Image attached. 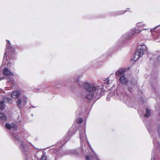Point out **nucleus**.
<instances>
[{"label": "nucleus", "mask_w": 160, "mask_h": 160, "mask_svg": "<svg viewBox=\"0 0 160 160\" xmlns=\"http://www.w3.org/2000/svg\"><path fill=\"white\" fill-rule=\"evenodd\" d=\"M82 87L87 91L85 98L89 100H92L96 96L104 93V89L102 87L95 86L93 83L85 82L83 84Z\"/></svg>", "instance_id": "f257e3e1"}, {"label": "nucleus", "mask_w": 160, "mask_h": 160, "mask_svg": "<svg viewBox=\"0 0 160 160\" xmlns=\"http://www.w3.org/2000/svg\"><path fill=\"white\" fill-rule=\"evenodd\" d=\"M14 137L15 143L21 150L22 152L26 156V159H29L31 158L29 152V148L28 145L22 141L18 134H14Z\"/></svg>", "instance_id": "f03ea898"}, {"label": "nucleus", "mask_w": 160, "mask_h": 160, "mask_svg": "<svg viewBox=\"0 0 160 160\" xmlns=\"http://www.w3.org/2000/svg\"><path fill=\"white\" fill-rule=\"evenodd\" d=\"M80 128V118H77L76 120H74V123L72 127L69 128L68 132L67 133L65 136L64 140L61 141V143H63L62 145H60V147H62L64 144L66 142L69 138L70 137L72 136L74 134L75 132L78 130H79Z\"/></svg>", "instance_id": "7ed1b4c3"}, {"label": "nucleus", "mask_w": 160, "mask_h": 160, "mask_svg": "<svg viewBox=\"0 0 160 160\" xmlns=\"http://www.w3.org/2000/svg\"><path fill=\"white\" fill-rule=\"evenodd\" d=\"M61 152L60 150H59L58 151L57 149H55L54 150L53 152L57 155L58 157H61L64 155L70 154L76 158H78L79 157L80 149L79 148H78L74 150H67L65 152V154L61 155H59V154L61 153Z\"/></svg>", "instance_id": "20e7f679"}, {"label": "nucleus", "mask_w": 160, "mask_h": 160, "mask_svg": "<svg viewBox=\"0 0 160 160\" xmlns=\"http://www.w3.org/2000/svg\"><path fill=\"white\" fill-rule=\"evenodd\" d=\"M3 74L5 76V78L6 79L7 82L12 84L14 83V81L13 79L14 74L9 70L5 68L3 70Z\"/></svg>", "instance_id": "39448f33"}, {"label": "nucleus", "mask_w": 160, "mask_h": 160, "mask_svg": "<svg viewBox=\"0 0 160 160\" xmlns=\"http://www.w3.org/2000/svg\"><path fill=\"white\" fill-rule=\"evenodd\" d=\"M144 53L146 54L148 53L147 48L145 46L138 48L135 55V59L138 60L143 55Z\"/></svg>", "instance_id": "423d86ee"}, {"label": "nucleus", "mask_w": 160, "mask_h": 160, "mask_svg": "<svg viewBox=\"0 0 160 160\" xmlns=\"http://www.w3.org/2000/svg\"><path fill=\"white\" fill-rule=\"evenodd\" d=\"M124 70L120 69L117 71L116 74L117 76H120L119 80L122 83L126 84L128 82L127 78L124 75Z\"/></svg>", "instance_id": "0eeeda50"}, {"label": "nucleus", "mask_w": 160, "mask_h": 160, "mask_svg": "<svg viewBox=\"0 0 160 160\" xmlns=\"http://www.w3.org/2000/svg\"><path fill=\"white\" fill-rule=\"evenodd\" d=\"M7 41L8 43L6 45L7 49L5 51L7 50L8 52L7 54H8V57L10 59H12L13 58L14 56V49L13 47H11L9 41L8 40H7Z\"/></svg>", "instance_id": "6e6552de"}, {"label": "nucleus", "mask_w": 160, "mask_h": 160, "mask_svg": "<svg viewBox=\"0 0 160 160\" xmlns=\"http://www.w3.org/2000/svg\"><path fill=\"white\" fill-rule=\"evenodd\" d=\"M87 143L89 147L91 150V152L89 153V155L86 156L85 157L86 160H99L95 152L92 150L91 146L90 144L88 141H87Z\"/></svg>", "instance_id": "1a4fd4ad"}, {"label": "nucleus", "mask_w": 160, "mask_h": 160, "mask_svg": "<svg viewBox=\"0 0 160 160\" xmlns=\"http://www.w3.org/2000/svg\"><path fill=\"white\" fill-rule=\"evenodd\" d=\"M8 52L7 51V50L5 51L3 58V63L5 65V66L10 67L11 66L12 64L11 61L8 59H9L10 60H12L13 58L12 59H10L8 57V54H7ZM13 58H14V57Z\"/></svg>", "instance_id": "9d476101"}, {"label": "nucleus", "mask_w": 160, "mask_h": 160, "mask_svg": "<svg viewBox=\"0 0 160 160\" xmlns=\"http://www.w3.org/2000/svg\"><path fill=\"white\" fill-rule=\"evenodd\" d=\"M27 98L25 96L20 98L17 101L16 103L17 106L20 109L22 108L27 103Z\"/></svg>", "instance_id": "9b49d317"}, {"label": "nucleus", "mask_w": 160, "mask_h": 160, "mask_svg": "<svg viewBox=\"0 0 160 160\" xmlns=\"http://www.w3.org/2000/svg\"><path fill=\"white\" fill-rule=\"evenodd\" d=\"M6 128L9 129H12L14 130H16L17 129V125L14 123H12L11 124L8 123H7L5 124Z\"/></svg>", "instance_id": "f8f14e48"}, {"label": "nucleus", "mask_w": 160, "mask_h": 160, "mask_svg": "<svg viewBox=\"0 0 160 160\" xmlns=\"http://www.w3.org/2000/svg\"><path fill=\"white\" fill-rule=\"evenodd\" d=\"M21 93L20 91H13L11 94V97L13 98H16L18 97Z\"/></svg>", "instance_id": "ddd939ff"}, {"label": "nucleus", "mask_w": 160, "mask_h": 160, "mask_svg": "<svg viewBox=\"0 0 160 160\" xmlns=\"http://www.w3.org/2000/svg\"><path fill=\"white\" fill-rule=\"evenodd\" d=\"M53 85L55 86L57 88H60L62 86V82L59 80H57L55 83L53 84Z\"/></svg>", "instance_id": "4468645a"}, {"label": "nucleus", "mask_w": 160, "mask_h": 160, "mask_svg": "<svg viewBox=\"0 0 160 160\" xmlns=\"http://www.w3.org/2000/svg\"><path fill=\"white\" fill-rule=\"evenodd\" d=\"M142 30L139 29L134 28L132 29V34L134 35L136 34H138L141 32Z\"/></svg>", "instance_id": "2eb2a0df"}, {"label": "nucleus", "mask_w": 160, "mask_h": 160, "mask_svg": "<svg viewBox=\"0 0 160 160\" xmlns=\"http://www.w3.org/2000/svg\"><path fill=\"white\" fill-rule=\"evenodd\" d=\"M75 115L76 118L74 120H76V119L78 118L80 119V110L79 108L76 111Z\"/></svg>", "instance_id": "dca6fc26"}, {"label": "nucleus", "mask_w": 160, "mask_h": 160, "mask_svg": "<svg viewBox=\"0 0 160 160\" xmlns=\"http://www.w3.org/2000/svg\"><path fill=\"white\" fill-rule=\"evenodd\" d=\"M0 119L3 121L7 120V118L6 115L3 113H0Z\"/></svg>", "instance_id": "f3484780"}, {"label": "nucleus", "mask_w": 160, "mask_h": 160, "mask_svg": "<svg viewBox=\"0 0 160 160\" xmlns=\"http://www.w3.org/2000/svg\"><path fill=\"white\" fill-rule=\"evenodd\" d=\"M47 157L46 155V153L45 152H42V154L41 155L40 160H47Z\"/></svg>", "instance_id": "a211bd4d"}, {"label": "nucleus", "mask_w": 160, "mask_h": 160, "mask_svg": "<svg viewBox=\"0 0 160 160\" xmlns=\"http://www.w3.org/2000/svg\"><path fill=\"white\" fill-rule=\"evenodd\" d=\"M4 102L3 100L0 102V109L1 110H3L4 108Z\"/></svg>", "instance_id": "6ab92c4d"}, {"label": "nucleus", "mask_w": 160, "mask_h": 160, "mask_svg": "<svg viewBox=\"0 0 160 160\" xmlns=\"http://www.w3.org/2000/svg\"><path fill=\"white\" fill-rule=\"evenodd\" d=\"M3 100L5 102L6 101L9 104H11L12 102V99L9 98H5Z\"/></svg>", "instance_id": "aec40b11"}, {"label": "nucleus", "mask_w": 160, "mask_h": 160, "mask_svg": "<svg viewBox=\"0 0 160 160\" xmlns=\"http://www.w3.org/2000/svg\"><path fill=\"white\" fill-rule=\"evenodd\" d=\"M153 143H154V146L155 147H157L158 148H160V142H159L158 141H155L154 140L153 141Z\"/></svg>", "instance_id": "412c9836"}, {"label": "nucleus", "mask_w": 160, "mask_h": 160, "mask_svg": "<svg viewBox=\"0 0 160 160\" xmlns=\"http://www.w3.org/2000/svg\"><path fill=\"white\" fill-rule=\"evenodd\" d=\"M146 113L144 114V116L146 117H148L150 115V112L148 109H146Z\"/></svg>", "instance_id": "4be33fe9"}, {"label": "nucleus", "mask_w": 160, "mask_h": 160, "mask_svg": "<svg viewBox=\"0 0 160 160\" xmlns=\"http://www.w3.org/2000/svg\"><path fill=\"white\" fill-rule=\"evenodd\" d=\"M137 26L139 28H142V26L145 25L143 22H140L137 24Z\"/></svg>", "instance_id": "5701e85b"}, {"label": "nucleus", "mask_w": 160, "mask_h": 160, "mask_svg": "<svg viewBox=\"0 0 160 160\" xmlns=\"http://www.w3.org/2000/svg\"><path fill=\"white\" fill-rule=\"evenodd\" d=\"M109 82V80L108 78H105L103 81V83L105 84H108Z\"/></svg>", "instance_id": "b1692460"}, {"label": "nucleus", "mask_w": 160, "mask_h": 160, "mask_svg": "<svg viewBox=\"0 0 160 160\" xmlns=\"http://www.w3.org/2000/svg\"><path fill=\"white\" fill-rule=\"evenodd\" d=\"M126 12V11H123V10L121 11H120V13L119 14H118L120 15V14H123L124 13H125Z\"/></svg>", "instance_id": "393cba45"}, {"label": "nucleus", "mask_w": 160, "mask_h": 160, "mask_svg": "<svg viewBox=\"0 0 160 160\" xmlns=\"http://www.w3.org/2000/svg\"><path fill=\"white\" fill-rule=\"evenodd\" d=\"M75 80L77 82H79V77H77V78H75Z\"/></svg>", "instance_id": "a878e982"}, {"label": "nucleus", "mask_w": 160, "mask_h": 160, "mask_svg": "<svg viewBox=\"0 0 160 160\" xmlns=\"http://www.w3.org/2000/svg\"><path fill=\"white\" fill-rule=\"evenodd\" d=\"M158 26H157V27H156L155 28H154L153 29H152L151 30V32H153L155 30V29H156L157 27H158Z\"/></svg>", "instance_id": "bb28decb"}, {"label": "nucleus", "mask_w": 160, "mask_h": 160, "mask_svg": "<svg viewBox=\"0 0 160 160\" xmlns=\"http://www.w3.org/2000/svg\"><path fill=\"white\" fill-rule=\"evenodd\" d=\"M158 132L159 134H160V127L158 128Z\"/></svg>", "instance_id": "cd10ccee"}, {"label": "nucleus", "mask_w": 160, "mask_h": 160, "mask_svg": "<svg viewBox=\"0 0 160 160\" xmlns=\"http://www.w3.org/2000/svg\"><path fill=\"white\" fill-rule=\"evenodd\" d=\"M128 90L130 92V93H132V91L131 90L130 88H128Z\"/></svg>", "instance_id": "c85d7f7f"}, {"label": "nucleus", "mask_w": 160, "mask_h": 160, "mask_svg": "<svg viewBox=\"0 0 160 160\" xmlns=\"http://www.w3.org/2000/svg\"><path fill=\"white\" fill-rule=\"evenodd\" d=\"M156 40L157 42H159L160 41V38H159L158 39V38Z\"/></svg>", "instance_id": "c756f323"}, {"label": "nucleus", "mask_w": 160, "mask_h": 160, "mask_svg": "<svg viewBox=\"0 0 160 160\" xmlns=\"http://www.w3.org/2000/svg\"><path fill=\"white\" fill-rule=\"evenodd\" d=\"M3 79V78L2 77H0V81H1V80H2Z\"/></svg>", "instance_id": "7c9ffc66"}, {"label": "nucleus", "mask_w": 160, "mask_h": 160, "mask_svg": "<svg viewBox=\"0 0 160 160\" xmlns=\"http://www.w3.org/2000/svg\"><path fill=\"white\" fill-rule=\"evenodd\" d=\"M80 122H81V123L82 122V119H81V121H80Z\"/></svg>", "instance_id": "2f4dec72"}, {"label": "nucleus", "mask_w": 160, "mask_h": 160, "mask_svg": "<svg viewBox=\"0 0 160 160\" xmlns=\"http://www.w3.org/2000/svg\"><path fill=\"white\" fill-rule=\"evenodd\" d=\"M151 160H154V158H152L151 159Z\"/></svg>", "instance_id": "473e14b6"}, {"label": "nucleus", "mask_w": 160, "mask_h": 160, "mask_svg": "<svg viewBox=\"0 0 160 160\" xmlns=\"http://www.w3.org/2000/svg\"><path fill=\"white\" fill-rule=\"evenodd\" d=\"M39 89H35V90H39Z\"/></svg>", "instance_id": "72a5a7b5"}, {"label": "nucleus", "mask_w": 160, "mask_h": 160, "mask_svg": "<svg viewBox=\"0 0 160 160\" xmlns=\"http://www.w3.org/2000/svg\"><path fill=\"white\" fill-rule=\"evenodd\" d=\"M128 9H129V8H127V10L126 11H128Z\"/></svg>", "instance_id": "f704fd0d"}, {"label": "nucleus", "mask_w": 160, "mask_h": 160, "mask_svg": "<svg viewBox=\"0 0 160 160\" xmlns=\"http://www.w3.org/2000/svg\"><path fill=\"white\" fill-rule=\"evenodd\" d=\"M31 115H32V116H33V114H31Z\"/></svg>", "instance_id": "c9c22d12"}, {"label": "nucleus", "mask_w": 160, "mask_h": 160, "mask_svg": "<svg viewBox=\"0 0 160 160\" xmlns=\"http://www.w3.org/2000/svg\"><path fill=\"white\" fill-rule=\"evenodd\" d=\"M108 96H107V98H108Z\"/></svg>", "instance_id": "e433bc0d"}, {"label": "nucleus", "mask_w": 160, "mask_h": 160, "mask_svg": "<svg viewBox=\"0 0 160 160\" xmlns=\"http://www.w3.org/2000/svg\"><path fill=\"white\" fill-rule=\"evenodd\" d=\"M54 160H56V158L54 159Z\"/></svg>", "instance_id": "4c0bfd02"}, {"label": "nucleus", "mask_w": 160, "mask_h": 160, "mask_svg": "<svg viewBox=\"0 0 160 160\" xmlns=\"http://www.w3.org/2000/svg\"><path fill=\"white\" fill-rule=\"evenodd\" d=\"M159 115H160V113H159Z\"/></svg>", "instance_id": "58836bf2"}]
</instances>
